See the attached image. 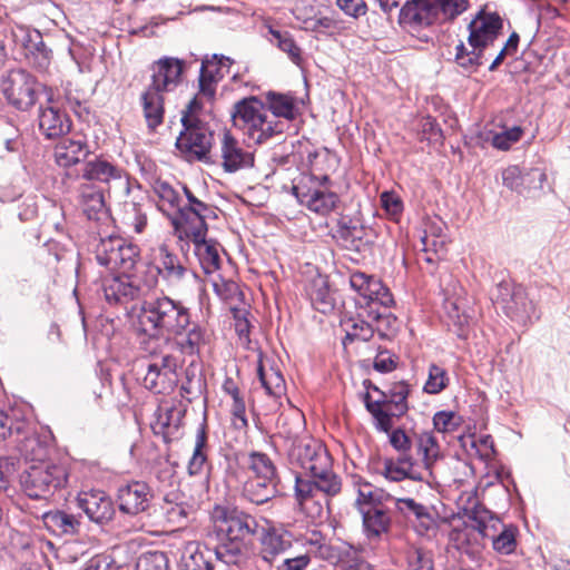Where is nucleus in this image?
Returning <instances> with one entry per match:
<instances>
[{
    "label": "nucleus",
    "instance_id": "10",
    "mask_svg": "<svg viewBox=\"0 0 570 570\" xmlns=\"http://www.w3.org/2000/svg\"><path fill=\"white\" fill-rule=\"evenodd\" d=\"M334 161V157L327 151L316 154L311 161V175L299 184L293 186V194L301 205L308 210L326 216L336 212L340 206V197L331 189L332 181L326 173H322L321 161Z\"/></svg>",
    "mask_w": 570,
    "mask_h": 570
},
{
    "label": "nucleus",
    "instance_id": "55",
    "mask_svg": "<svg viewBox=\"0 0 570 570\" xmlns=\"http://www.w3.org/2000/svg\"><path fill=\"white\" fill-rule=\"evenodd\" d=\"M462 423V417L453 411H439L433 416L434 429L441 433L454 432Z\"/></svg>",
    "mask_w": 570,
    "mask_h": 570
},
{
    "label": "nucleus",
    "instance_id": "21",
    "mask_svg": "<svg viewBox=\"0 0 570 570\" xmlns=\"http://www.w3.org/2000/svg\"><path fill=\"white\" fill-rule=\"evenodd\" d=\"M265 523L258 529V559L272 569L278 558L292 547V533L267 519Z\"/></svg>",
    "mask_w": 570,
    "mask_h": 570
},
{
    "label": "nucleus",
    "instance_id": "46",
    "mask_svg": "<svg viewBox=\"0 0 570 570\" xmlns=\"http://www.w3.org/2000/svg\"><path fill=\"white\" fill-rule=\"evenodd\" d=\"M174 344V351L179 348L181 353L194 355L200 352V350L208 343V334L200 326H193L179 341H171Z\"/></svg>",
    "mask_w": 570,
    "mask_h": 570
},
{
    "label": "nucleus",
    "instance_id": "7",
    "mask_svg": "<svg viewBox=\"0 0 570 570\" xmlns=\"http://www.w3.org/2000/svg\"><path fill=\"white\" fill-rule=\"evenodd\" d=\"M185 62L174 57H163L151 66V82L140 96L144 116L149 128L163 122L164 92L175 89L181 81Z\"/></svg>",
    "mask_w": 570,
    "mask_h": 570
},
{
    "label": "nucleus",
    "instance_id": "2",
    "mask_svg": "<svg viewBox=\"0 0 570 570\" xmlns=\"http://www.w3.org/2000/svg\"><path fill=\"white\" fill-rule=\"evenodd\" d=\"M209 535L218 541L217 558L226 563L242 567L246 563L253 537L258 533V522L252 514L238 508L217 504L210 512Z\"/></svg>",
    "mask_w": 570,
    "mask_h": 570
},
{
    "label": "nucleus",
    "instance_id": "9",
    "mask_svg": "<svg viewBox=\"0 0 570 570\" xmlns=\"http://www.w3.org/2000/svg\"><path fill=\"white\" fill-rule=\"evenodd\" d=\"M503 22L495 12L480 10L468 26L469 50L463 42L455 47V61L466 71H474L485 60V50L493 46L500 35Z\"/></svg>",
    "mask_w": 570,
    "mask_h": 570
},
{
    "label": "nucleus",
    "instance_id": "50",
    "mask_svg": "<svg viewBox=\"0 0 570 570\" xmlns=\"http://www.w3.org/2000/svg\"><path fill=\"white\" fill-rule=\"evenodd\" d=\"M161 511L168 523L180 527L187 522L193 509L183 501L176 502L166 497L161 505Z\"/></svg>",
    "mask_w": 570,
    "mask_h": 570
},
{
    "label": "nucleus",
    "instance_id": "61",
    "mask_svg": "<svg viewBox=\"0 0 570 570\" xmlns=\"http://www.w3.org/2000/svg\"><path fill=\"white\" fill-rule=\"evenodd\" d=\"M230 395L233 399V404L230 407L232 413V423L238 430H244L247 428V419H246V406L244 400L239 395L238 389L234 387L230 391Z\"/></svg>",
    "mask_w": 570,
    "mask_h": 570
},
{
    "label": "nucleus",
    "instance_id": "38",
    "mask_svg": "<svg viewBox=\"0 0 570 570\" xmlns=\"http://www.w3.org/2000/svg\"><path fill=\"white\" fill-rule=\"evenodd\" d=\"M183 417L184 412L177 406H159L150 426L156 435L167 442L177 435Z\"/></svg>",
    "mask_w": 570,
    "mask_h": 570
},
{
    "label": "nucleus",
    "instance_id": "56",
    "mask_svg": "<svg viewBox=\"0 0 570 570\" xmlns=\"http://www.w3.org/2000/svg\"><path fill=\"white\" fill-rule=\"evenodd\" d=\"M522 135L523 129L520 126L504 128L502 131L492 135L491 144L497 149L508 150L521 139Z\"/></svg>",
    "mask_w": 570,
    "mask_h": 570
},
{
    "label": "nucleus",
    "instance_id": "29",
    "mask_svg": "<svg viewBox=\"0 0 570 570\" xmlns=\"http://www.w3.org/2000/svg\"><path fill=\"white\" fill-rule=\"evenodd\" d=\"M151 498L153 493L150 488L145 482L139 481L121 485L117 494L119 510L130 515L146 511Z\"/></svg>",
    "mask_w": 570,
    "mask_h": 570
},
{
    "label": "nucleus",
    "instance_id": "20",
    "mask_svg": "<svg viewBox=\"0 0 570 570\" xmlns=\"http://www.w3.org/2000/svg\"><path fill=\"white\" fill-rule=\"evenodd\" d=\"M328 7V0H297L292 12L295 19L303 23L305 30L325 32L340 26L335 14H325Z\"/></svg>",
    "mask_w": 570,
    "mask_h": 570
},
{
    "label": "nucleus",
    "instance_id": "15",
    "mask_svg": "<svg viewBox=\"0 0 570 570\" xmlns=\"http://www.w3.org/2000/svg\"><path fill=\"white\" fill-rule=\"evenodd\" d=\"M203 107L204 105H199L191 110L188 105L181 117L184 130L178 136L176 146L188 159L206 158L213 145L212 131L196 116Z\"/></svg>",
    "mask_w": 570,
    "mask_h": 570
},
{
    "label": "nucleus",
    "instance_id": "17",
    "mask_svg": "<svg viewBox=\"0 0 570 570\" xmlns=\"http://www.w3.org/2000/svg\"><path fill=\"white\" fill-rule=\"evenodd\" d=\"M494 296L495 302L511 320L527 325L539 318L535 304L528 297L522 286L501 282Z\"/></svg>",
    "mask_w": 570,
    "mask_h": 570
},
{
    "label": "nucleus",
    "instance_id": "28",
    "mask_svg": "<svg viewBox=\"0 0 570 570\" xmlns=\"http://www.w3.org/2000/svg\"><path fill=\"white\" fill-rule=\"evenodd\" d=\"M77 505L92 522L104 524L115 514L111 499L100 490L81 491L77 497Z\"/></svg>",
    "mask_w": 570,
    "mask_h": 570
},
{
    "label": "nucleus",
    "instance_id": "37",
    "mask_svg": "<svg viewBox=\"0 0 570 570\" xmlns=\"http://www.w3.org/2000/svg\"><path fill=\"white\" fill-rule=\"evenodd\" d=\"M382 475L393 482L405 479L414 481L424 479V475L416 470V463L410 453L399 454L396 459L384 460Z\"/></svg>",
    "mask_w": 570,
    "mask_h": 570
},
{
    "label": "nucleus",
    "instance_id": "31",
    "mask_svg": "<svg viewBox=\"0 0 570 570\" xmlns=\"http://www.w3.org/2000/svg\"><path fill=\"white\" fill-rule=\"evenodd\" d=\"M217 558V547L213 550L197 542L190 541L184 546L180 556L183 570H214Z\"/></svg>",
    "mask_w": 570,
    "mask_h": 570
},
{
    "label": "nucleus",
    "instance_id": "52",
    "mask_svg": "<svg viewBox=\"0 0 570 570\" xmlns=\"http://www.w3.org/2000/svg\"><path fill=\"white\" fill-rule=\"evenodd\" d=\"M438 229V234L429 235L428 230L423 232L421 236L422 250L425 253L433 252L436 255H443L445 253L446 246V235L444 234L443 223L439 222L438 226H434Z\"/></svg>",
    "mask_w": 570,
    "mask_h": 570
},
{
    "label": "nucleus",
    "instance_id": "63",
    "mask_svg": "<svg viewBox=\"0 0 570 570\" xmlns=\"http://www.w3.org/2000/svg\"><path fill=\"white\" fill-rule=\"evenodd\" d=\"M381 204L392 219H399L403 212V203L399 195L394 191H383L381 194Z\"/></svg>",
    "mask_w": 570,
    "mask_h": 570
},
{
    "label": "nucleus",
    "instance_id": "4",
    "mask_svg": "<svg viewBox=\"0 0 570 570\" xmlns=\"http://www.w3.org/2000/svg\"><path fill=\"white\" fill-rule=\"evenodd\" d=\"M190 208L181 212L175 220V230L180 239H189L195 245V252L206 273H213L219 267L218 245L207 240L206 220L215 218V209L190 196Z\"/></svg>",
    "mask_w": 570,
    "mask_h": 570
},
{
    "label": "nucleus",
    "instance_id": "36",
    "mask_svg": "<svg viewBox=\"0 0 570 570\" xmlns=\"http://www.w3.org/2000/svg\"><path fill=\"white\" fill-rule=\"evenodd\" d=\"M353 485L356 492L355 507L358 513H362L365 510L377 508L380 505H384L392 498H394V494L381 488H376L372 483L364 481L361 478H355Z\"/></svg>",
    "mask_w": 570,
    "mask_h": 570
},
{
    "label": "nucleus",
    "instance_id": "5",
    "mask_svg": "<svg viewBox=\"0 0 570 570\" xmlns=\"http://www.w3.org/2000/svg\"><path fill=\"white\" fill-rule=\"evenodd\" d=\"M288 458L294 469H301L306 476L316 478L325 495L334 497L341 492V478L333 471L332 458L320 441L303 439L295 442Z\"/></svg>",
    "mask_w": 570,
    "mask_h": 570
},
{
    "label": "nucleus",
    "instance_id": "35",
    "mask_svg": "<svg viewBox=\"0 0 570 570\" xmlns=\"http://www.w3.org/2000/svg\"><path fill=\"white\" fill-rule=\"evenodd\" d=\"M49 106L40 109L39 127L48 138H57L70 130L71 124L65 112L56 105L52 97L48 98Z\"/></svg>",
    "mask_w": 570,
    "mask_h": 570
},
{
    "label": "nucleus",
    "instance_id": "11",
    "mask_svg": "<svg viewBox=\"0 0 570 570\" xmlns=\"http://www.w3.org/2000/svg\"><path fill=\"white\" fill-rule=\"evenodd\" d=\"M234 126L252 144H262L283 131L284 124L275 120L267 106L256 97L245 98L234 106L232 112Z\"/></svg>",
    "mask_w": 570,
    "mask_h": 570
},
{
    "label": "nucleus",
    "instance_id": "34",
    "mask_svg": "<svg viewBox=\"0 0 570 570\" xmlns=\"http://www.w3.org/2000/svg\"><path fill=\"white\" fill-rule=\"evenodd\" d=\"M362 517L363 532L370 541L381 540L392 528V515L384 505L365 510Z\"/></svg>",
    "mask_w": 570,
    "mask_h": 570
},
{
    "label": "nucleus",
    "instance_id": "23",
    "mask_svg": "<svg viewBox=\"0 0 570 570\" xmlns=\"http://www.w3.org/2000/svg\"><path fill=\"white\" fill-rule=\"evenodd\" d=\"M444 291L446 324L458 337L465 338L470 328L471 315L466 308L464 289L456 281H452Z\"/></svg>",
    "mask_w": 570,
    "mask_h": 570
},
{
    "label": "nucleus",
    "instance_id": "12",
    "mask_svg": "<svg viewBox=\"0 0 570 570\" xmlns=\"http://www.w3.org/2000/svg\"><path fill=\"white\" fill-rule=\"evenodd\" d=\"M26 460L33 462L20 478L23 492L32 499H48L57 490L61 489L68 479L67 470L63 465L50 461H43L46 449L39 452L35 446Z\"/></svg>",
    "mask_w": 570,
    "mask_h": 570
},
{
    "label": "nucleus",
    "instance_id": "25",
    "mask_svg": "<svg viewBox=\"0 0 570 570\" xmlns=\"http://www.w3.org/2000/svg\"><path fill=\"white\" fill-rule=\"evenodd\" d=\"M350 285L370 306L379 304L382 307H390L393 304V296L389 288L380 279L363 272H354L350 276Z\"/></svg>",
    "mask_w": 570,
    "mask_h": 570
},
{
    "label": "nucleus",
    "instance_id": "1",
    "mask_svg": "<svg viewBox=\"0 0 570 570\" xmlns=\"http://www.w3.org/2000/svg\"><path fill=\"white\" fill-rule=\"evenodd\" d=\"M95 253L99 265L116 272L102 281V291L109 304L127 305L145 297L155 288L153 276L131 273L139 259L137 245L120 236H109L99 240Z\"/></svg>",
    "mask_w": 570,
    "mask_h": 570
},
{
    "label": "nucleus",
    "instance_id": "45",
    "mask_svg": "<svg viewBox=\"0 0 570 570\" xmlns=\"http://www.w3.org/2000/svg\"><path fill=\"white\" fill-rule=\"evenodd\" d=\"M207 466V435L205 426L202 425L198 428L196 438H195V446L191 454V458L188 462V473L190 475H198L205 472Z\"/></svg>",
    "mask_w": 570,
    "mask_h": 570
},
{
    "label": "nucleus",
    "instance_id": "39",
    "mask_svg": "<svg viewBox=\"0 0 570 570\" xmlns=\"http://www.w3.org/2000/svg\"><path fill=\"white\" fill-rule=\"evenodd\" d=\"M89 154L88 145L82 140L61 139L55 148L56 163L61 167H70L83 160Z\"/></svg>",
    "mask_w": 570,
    "mask_h": 570
},
{
    "label": "nucleus",
    "instance_id": "51",
    "mask_svg": "<svg viewBox=\"0 0 570 570\" xmlns=\"http://www.w3.org/2000/svg\"><path fill=\"white\" fill-rule=\"evenodd\" d=\"M309 538L311 533L306 534L302 540L306 549L304 553L283 559L275 570H305L311 563V556H315V552L311 551L309 543L307 542Z\"/></svg>",
    "mask_w": 570,
    "mask_h": 570
},
{
    "label": "nucleus",
    "instance_id": "57",
    "mask_svg": "<svg viewBox=\"0 0 570 570\" xmlns=\"http://www.w3.org/2000/svg\"><path fill=\"white\" fill-rule=\"evenodd\" d=\"M168 560L164 552L154 551L141 554L136 563V570H167Z\"/></svg>",
    "mask_w": 570,
    "mask_h": 570
},
{
    "label": "nucleus",
    "instance_id": "62",
    "mask_svg": "<svg viewBox=\"0 0 570 570\" xmlns=\"http://www.w3.org/2000/svg\"><path fill=\"white\" fill-rule=\"evenodd\" d=\"M320 488L316 482V478L305 479L302 474H297L295 478V492L301 504H304L312 499Z\"/></svg>",
    "mask_w": 570,
    "mask_h": 570
},
{
    "label": "nucleus",
    "instance_id": "18",
    "mask_svg": "<svg viewBox=\"0 0 570 570\" xmlns=\"http://www.w3.org/2000/svg\"><path fill=\"white\" fill-rule=\"evenodd\" d=\"M188 274L180 258L161 244L151 249L150 262L144 273L145 277H154L155 286L161 278L168 286H177Z\"/></svg>",
    "mask_w": 570,
    "mask_h": 570
},
{
    "label": "nucleus",
    "instance_id": "42",
    "mask_svg": "<svg viewBox=\"0 0 570 570\" xmlns=\"http://www.w3.org/2000/svg\"><path fill=\"white\" fill-rule=\"evenodd\" d=\"M390 501L394 502L395 509L404 517H415L424 530H429L434 525V519L431 515L429 509L425 505L416 502L414 499L401 498L394 494V498H392Z\"/></svg>",
    "mask_w": 570,
    "mask_h": 570
},
{
    "label": "nucleus",
    "instance_id": "40",
    "mask_svg": "<svg viewBox=\"0 0 570 570\" xmlns=\"http://www.w3.org/2000/svg\"><path fill=\"white\" fill-rule=\"evenodd\" d=\"M80 206L88 219H99L106 214L105 197L102 190L88 183L79 187Z\"/></svg>",
    "mask_w": 570,
    "mask_h": 570
},
{
    "label": "nucleus",
    "instance_id": "59",
    "mask_svg": "<svg viewBox=\"0 0 570 570\" xmlns=\"http://www.w3.org/2000/svg\"><path fill=\"white\" fill-rule=\"evenodd\" d=\"M446 371L435 364L429 368V377L424 384V391L430 394H438L445 389L448 384Z\"/></svg>",
    "mask_w": 570,
    "mask_h": 570
},
{
    "label": "nucleus",
    "instance_id": "16",
    "mask_svg": "<svg viewBox=\"0 0 570 570\" xmlns=\"http://www.w3.org/2000/svg\"><path fill=\"white\" fill-rule=\"evenodd\" d=\"M409 392V385L404 382H399L392 385L389 401H373L368 393L364 395L365 407L372 414L375 428L379 431L390 432L392 416H399L406 412Z\"/></svg>",
    "mask_w": 570,
    "mask_h": 570
},
{
    "label": "nucleus",
    "instance_id": "30",
    "mask_svg": "<svg viewBox=\"0 0 570 570\" xmlns=\"http://www.w3.org/2000/svg\"><path fill=\"white\" fill-rule=\"evenodd\" d=\"M81 177L87 181L109 185L114 181L126 180V173L108 158L96 156L83 164Z\"/></svg>",
    "mask_w": 570,
    "mask_h": 570
},
{
    "label": "nucleus",
    "instance_id": "33",
    "mask_svg": "<svg viewBox=\"0 0 570 570\" xmlns=\"http://www.w3.org/2000/svg\"><path fill=\"white\" fill-rule=\"evenodd\" d=\"M184 194L187 203H183L181 196L167 183L157 181L154 187V191L158 197V207L164 213L169 214V212H174V216L171 217V223L175 226V220L179 217L183 210L190 208V196L195 197L194 194L187 188L184 187Z\"/></svg>",
    "mask_w": 570,
    "mask_h": 570
},
{
    "label": "nucleus",
    "instance_id": "49",
    "mask_svg": "<svg viewBox=\"0 0 570 570\" xmlns=\"http://www.w3.org/2000/svg\"><path fill=\"white\" fill-rule=\"evenodd\" d=\"M387 308L389 307H383L381 312L372 307L370 311V317L375 322L374 331H376L382 338H391L399 328L397 318L387 312Z\"/></svg>",
    "mask_w": 570,
    "mask_h": 570
},
{
    "label": "nucleus",
    "instance_id": "13",
    "mask_svg": "<svg viewBox=\"0 0 570 570\" xmlns=\"http://www.w3.org/2000/svg\"><path fill=\"white\" fill-rule=\"evenodd\" d=\"M468 7V0H413L401 9V18L405 22L430 26L453 20Z\"/></svg>",
    "mask_w": 570,
    "mask_h": 570
},
{
    "label": "nucleus",
    "instance_id": "24",
    "mask_svg": "<svg viewBox=\"0 0 570 570\" xmlns=\"http://www.w3.org/2000/svg\"><path fill=\"white\" fill-rule=\"evenodd\" d=\"M350 285L370 306L379 304L382 307H390L393 304V296L389 288L380 279L363 272H354L350 276Z\"/></svg>",
    "mask_w": 570,
    "mask_h": 570
},
{
    "label": "nucleus",
    "instance_id": "64",
    "mask_svg": "<svg viewBox=\"0 0 570 570\" xmlns=\"http://www.w3.org/2000/svg\"><path fill=\"white\" fill-rule=\"evenodd\" d=\"M336 6L346 16L354 19L365 16L367 12V6L364 0H336Z\"/></svg>",
    "mask_w": 570,
    "mask_h": 570
},
{
    "label": "nucleus",
    "instance_id": "3",
    "mask_svg": "<svg viewBox=\"0 0 570 570\" xmlns=\"http://www.w3.org/2000/svg\"><path fill=\"white\" fill-rule=\"evenodd\" d=\"M238 468L230 463L229 482L235 481L242 497L254 504H264L277 493L278 473L273 460L263 452L249 451L235 458Z\"/></svg>",
    "mask_w": 570,
    "mask_h": 570
},
{
    "label": "nucleus",
    "instance_id": "27",
    "mask_svg": "<svg viewBox=\"0 0 570 570\" xmlns=\"http://www.w3.org/2000/svg\"><path fill=\"white\" fill-rule=\"evenodd\" d=\"M8 436L13 442L22 455H32L35 446L39 448V452H43V446L39 440L30 434L29 424L26 421H12L6 413L0 411V441Z\"/></svg>",
    "mask_w": 570,
    "mask_h": 570
},
{
    "label": "nucleus",
    "instance_id": "41",
    "mask_svg": "<svg viewBox=\"0 0 570 570\" xmlns=\"http://www.w3.org/2000/svg\"><path fill=\"white\" fill-rule=\"evenodd\" d=\"M42 521L45 527L55 534H75L80 527L77 517L60 510L43 513Z\"/></svg>",
    "mask_w": 570,
    "mask_h": 570
},
{
    "label": "nucleus",
    "instance_id": "47",
    "mask_svg": "<svg viewBox=\"0 0 570 570\" xmlns=\"http://www.w3.org/2000/svg\"><path fill=\"white\" fill-rule=\"evenodd\" d=\"M341 324L345 331V338L343 340L344 345L347 341L353 342L360 340L366 342L374 334V325L360 317L344 318Z\"/></svg>",
    "mask_w": 570,
    "mask_h": 570
},
{
    "label": "nucleus",
    "instance_id": "44",
    "mask_svg": "<svg viewBox=\"0 0 570 570\" xmlns=\"http://www.w3.org/2000/svg\"><path fill=\"white\" fill-rule=\"evenodd\" d=\"M257 376L265 392L274 397H279L285 391V381L282 373L274 366H266L259 361Z\"/></svg>",
    "mask_w": 570,
    "mask_h": 570
},
{
    "label": "nucleus",
    "instance_id": "60",
    "mask_svg": "<svg viewBox=\"0 0 570 570\" xmlns=\"http://www.w3.org/2000/svg\"><path fill=\"white\" fill-rule=\"evenodd\" d=\"M409 570H433V559L430 552L412 547L407 552Z\"/></svg>",
    "mask_w": 570,
    "mask_h": 570
},
{
    "label": "nucleus",
    "instance_id": "48",
    "mask_svg": "<svg viewBox=\"0 0 570 570\" xmlns=\"http://www.w3.org/2000/svg\"><path fill=\"white\" fill-rule=\"evenodd\" d=\"M268 107L271 115L275 116V120L277 118L283 117L285 119H294L296 116V108L293 99L289 96L268 92L266 95Z\"/></svg>",
    "mask_w": 570,
    "mask_h": 570
},
{
    "label": "nucleus",
    "instance_id": "8",
    "mask_svg": "<svg viewBox=\"0 0 570 570\" xmlns=\"http://www.w3.org/2000/svg\"><path fill=\"white\" fill-rule=\"evenodd\" d=\"M144 350V386L156 394L170 393L178 383L180 367V361L174 353V344L170 340H151Z\"/></svg>",
    "mask_w": 570,
    "mask_h": 570
},
{
    "label": "nucleus",
    "instance_id": "58",
    "mask_svg": "<svg viewBox=\"0 0 570 570\" xmlns=\"http://www.w3.org/2000/svg\"><path fill=\"white\" fill-rule=\"evenodd\" d=\"M213 288L216 295L227 303H233L240 295L239 287L234 281L220 276L213 279Z\"/></svg>",
    "mask_w": 570,
    "mask_h": 570
},
{
    "label": "nucleus",
    "instance_id": "32",
    "mask_svg": "<svg viewBox=\"0 0 570 570\" xmlns=\"http://www.w3.org/2000/svg\"><path fill=\"white\" fill-rule=\"evenodd\" d=\"M220 157L223 159L222 165L228 173H235L253 165L252 154L245 151L229 131H225L222 136Z\"/></svg>",
    "mask_w": 570,
    "mask_h": 570
},
{
    "label": "nucleus",
    "instance_id": "6",
    "mask_svg": "<svg viewBox=\"0 0 570 570\" xmlns=\"http://www.w3.org/2000/svg\"><path fill=\"white\" fill-rule=\"evenodd\" d=\"M137 318L142 332L161 336V340L181 335L190 324L188 308L168 296L144 301Z\"/></svg>",
    "mask_w": 570,
    "mask_h": 570
},
{
    "label": "nucleus",
    "instance_id": "53",
    "mask_svg": "<svg viewBox=\"0 0 570 570\" xmlns=\"http://www.w3.org/2000/svg\"><path fill=\"white\" fill-rule=\"evenodd\" d=\"M493 549L501 554H510L517 548V528L505 527L497 537H492Z\"/></svg>",
    "mask_w": 570,
    "mask_h": 570
},
{
    "label": "nucleus",
    "instance_id": "19",
    "mask_svg": "<svg viewBox=\"0 0 570 570\" xmlns=\"http://www.w3.org/2000/svg\"><path fill=\"white\" fill-rule=\"evenodd\" d=\"M38 89L37 79L23 69L9 71L1 81V90L8 102L21 110L35 105Z\"/></svg>",
    "mask_w": 570,
    "mask_h": 570
},
{
    "label": "nucleus",
    "instance_id": "22",
    "mask_svg": "<svg viewBox=\"0 0 570 570\" xmlns=\"http://www.w3.org/2000/svg\"><path fill=\"white\" fill-rule=\"evenodd\" d=\"M230 60L224 56L214 55L210 59H205L202 62L199 75V91L189 101V108L195 110L199 105L210 102L216 94L217 82L228 71Z\"/></svg>",
    "mask_w": 570,
    "mask_h": 570
},
{
    "label": "nucleus",
    "instance_id": "54",
    "mask_svg": "<svg viewBox=\"0 0 570 570\" xmlns=\"http://www.w3.org/2000/svg\"><path fill=\"white\" fill-rule=\"evenodd\" d=\"M271 33L277 45V47L285 53L288 55L289 59L299 65L301 62V49L295 43L293 37L287 31H278L271 29Z\"/></svg>",
    "mask_w": 570,
    "mask_h": 570
},
{
    "label": "nucleus",
    "instance_id": "43",
    "mask_svg": "<svg viewBox=\"0 0 570 570\" xmlns=\"http://www.w3.org/2000/svg\"><path fill=\"white\" fill-rule=\"evenodd\" d=\"M416 454L421 458L423 466L429 475H432L433 466L441 458V450L436 439L430 432H423L415 438Z\"/></svg>",
    "mask_w": 570,
    "mask_h": 570
},
{
    "label": "nucleus",
    "instance_id": "26",
    "mask_svg": "<svg viewBox=\"0 0 570 570\" xmlns=\"http://www.w3.org/2000/svg\"><path fill=\"white\" fill-rule=\"evenodd\" d=\"M13 39L17 45L22 46L24 56L31 65L41 71L47 70L51 61V50L45 46L41 35L37 30L31 31L19 27L13 31Z\"/></svg>",
    "mask_w": 570,
    "mask_h": 570
},
{
    "label": "nucleus",
    "instance_id": "14",
    "mask_svg": "<svg viewBox=\"0 0 570 570\" xmlns=\"http://www.w3.org/2000/svg\"><path fill=\"white\" fill-rule=\"evenodd\" d=\"M307 542L315 557L327 561L335 570H373L364 559L362 550L347 542L327 543L318 532H311Z\"/></svg>",
    "mask_w": 570,
    "mask_h": 570
}]
</instances>
